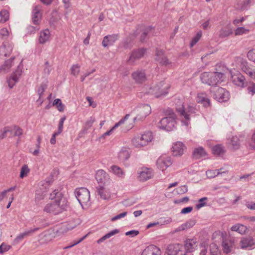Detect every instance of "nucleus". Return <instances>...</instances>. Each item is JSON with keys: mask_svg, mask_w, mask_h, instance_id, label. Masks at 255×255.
Here are the masks:
<instances>
[{"mask_svg": "<svg viewBox=\"0 0 255 255\" xmlns=\"http://www.w3.org/2000/svg\"><path fill=\"white\" fill-rule=\"evenodd\" d=\"M80 66L79 64H75L71 67V74L74 76L78 75L80 72Z\"/></svg>", "mask_w": 255, "mask_h": 255, "instance_id": "obj_54", "label": "nucleus"}, {"mask_svg": "<svg viewBox=\"0 0 255 255\" xmlns=\"http://www.w3.org/2000/svg\"><path fill=\"white\" fill-rule=\"evenodd\" d=\"M248 228L246 226L241 224H237L231 228V231L238 232L241 235L245 234Z\"/></svg>", "mask_w": 255, "mask_h": 255, "instance_id": "obj_30", "label": "nucleus"}, {"mask_svg": "<svg viewBox=\"0 0 255 255\" xmlns=\"http://www.w3.org/2000/svg\"><path fill=\"white\" fill-rule=\"evenodd\" d=\"M188 188L187 186L186 185H183L180 187H178L176 189V191L178 194H182L185 193L187 192Z\"/></svg>", "mask_w": 255, "mask_h": 255, "instance_id": "obj_61", "label": "nucleus"}, {"mask_svg": "<svg viewBox=\"0 0 255 255\" xmlns=\"http://www.w3.org/2000/svg\"><path fill=\"white\" fill-rule=\"evenodd\" d=\"M46 87H47L46 85L42 83L40 85V86L38 88V89L37 90V93H38V95H39V97H40V98H41L42 94L44 92L45 90L46 89Z\"/></svg>", "mask_w": 255, "mask_h": 255, "instance_id": "obj_59", "label": "nucleus"}, {"mask_svg": "<svg viewBox=\"0 0 255 255\" xmlns=\"http://www.w3.org/2000/svg\"><path fill=\"white\" fill-rule=\"evenodd\" d=\"M142 143L143 146L146 145L149 142H150L153 139V135L150 131L145 132L143 134L139 135Z\"/></svg>", "mask_w": 255, "mask_h": 255, "instance_id": "obj_31", "label": "nucleus"}, {"mask_svg": "<svg viewBox=\"0 0 255 255\" xmlns=\"http://www.w3.org/2000/svg\"><path fill=\"white\" fill-rule=\"evenodd\" d=\"M15 59L14 57H13L5 61L3 65L0 67V73L1 72H7L9 69L12 67L13 64V60Z\"/></svg>", "mask_w": 255, "mask_h": 255, "instance_id": "obj_27", "label": "nucleus"}, {"mask_svg": "<svg viewBox=\"0 0 255 255\" xmlns=\"http://www.w3.org/2000/svg\"><path fill=\"white\" fill-rule=\"evenodd\" d=\"M132 77L137 83H142L146 80L145 71L143 70H136L132 74Z\"/></svg>", "mask_w": 255, "mask_h": 255, "instance_id": "obj_15", "label": "nucleus"}, {"mask_svg": "<svg viewBox=\"0 0 255 255\" xmlns=\"http://www.w3.org/2000/svg\"><path fill=\"white\" fill-rule=\"evenodd\" d=\"M230 146L233 150H237L240 148V140L238 136H234L231 138Z\"/></svg>", "mask_w": 255, "mask_h": 255, "instance_id": "obj_29", "label": "nucleus"}, {"mask_svg": "<svg viewBox=\"0 0 255 255\" xmlns=\"http://www.w3.org/2000/svg\"><path fill=\"white\" fill-rule=\"evenodd\" d=\"M138 112V115L134 118V121H142L148 116L151 112V108L148 104L141 105L137 107L135 110Z\"/></svg>", "mask_w": 255, "mask_h": 255, "instance_id": "obj_8", "label": "nucleus"}, {"mask_svg": "<svg viewBox=\"0 0 255 255\" xmlns=\"http://www.w3.org/2000/svg\"><path fill=\"white\" fill-rule=\"evenodd\" d=\"M160 249L156 246L151 245L147 247L142 252L141 255H160Z\"/></svg>", "mask_w": 255, "mask_h": 255, "instance_id": "obj_19", "label": "nucleus"}, {"mask_svg": "<svg viewBox=\"0 0 255 255\" xmlns=\"http://www.w3.org/2000/svg\"><path fill=\"white\" fill-rule=\"evenodd\" d=\"M138 174V179L142 182L150 179L153 176L152 170L148 168H142Z\"/></svg>", "mask_w": 255, "mask_h": 255, "instance_id": "obj_17", "label": "nucleus"}, {"mask_svg": "<svg viewBox=\"0 0 255 255\" xmlns=\"http://www.w3.org/2000/svg\"><path fill=\"white\" fill-rule=\"evenodd\" d=\"M132 144L135 147H140L143 146V145L142 143V140L139 137V135L136 136L132 139Z\"/></svg>", "mask_w": 255, "mask_h": 255, "instance_id": "obj_43", "label": "nucleus"}, {"mask_svg": "<svg viewBox=\"0 0 255 255\" xmlns=\"http://www.w3.org/2000/svg\"><path fill=\"white\" fill-rule=\"evenodd\" d=\"M107 177V174L106 172L102 169L98 170L95 175L96 179L98 183H103L105 181Z\"/></svg>", "mask_w": 255, "mask_h": 255, "instance_id": "obj_33", "label": "nucleus"}, {"mask_svg": "<svg viewBox=\"0 0 255 255\" xmlns=\"http://www.w3.org/2000/svg\"><path fill=\"white\" fill-rule=\"evenodd\" d=\"M197 247V242L195 239H187L185 243V247L184 249L187 253H192L195 251Z\"/></svg>", "mask_w": 255, "mask_h": 255, "instance_id": "obj_20", "label": "nucleus"}, {"mask_svg": "<svg viewBox=\"0 0 255 255\" xmlns=\"http://www.w3.org/2000/svg\"><path fill=\"white\" fill-rule=\"evenodd\" d=\"M206 154V152L203 147H200L195 148L193 152V156L195 159H199Z\"/></svg>", "mask_w": 255, "mask_h": 255, "instance_id": "obj_38", "label": "nucleus"}, {"mask_svg": "<svg viewBox=\"0 0 255 255\" xmlns=\"http://www.w3.org/2000/svg\"><path fill=\"white\" fill-rule=\"evenodd\" d=\"M202 36L201 31L198 32L196 35L193 38L191 43L190 46L191 47H193L200 39Z\"/></svg>", "mask_w": 255, "mask_h": 255, "instance_id": "obj_51", "label": "nucleus"}, {"mask_svg": "<svg viewBox=\"0 0 255 255\" xmlns=\"http://www.w3.org/2000/svg\"><path fill=\"white\" fill-rule=\"evenodd\" d=\"M22 60L19 62L17 66L16 69L11 74L10 76L7 79V82L8 87L11 89L15 84L18 82L19 78L21 75L23 69Z\"/></svg>", "mask_w": 255, "mask_h": 255, "instance_id": "obj_7", "label": "nucleus"}, {"mask_svg": "<svg viewBox=\"0 0 255 255\" xmlns=\"http://www.w3.org/2000/svg\"><path fill=\"white\" fill-rule=\"evenodd\" d=\"M166 117L162 118L159 123V127L166 131H171L175 128L176 116L171 109L165 111Z\"/></svg>", "mask_w": 255, "mask_h": 255, "instance_id": "obj_3", "label": "nucleus"}, {"mask_svg": "<svg viewBox=\"0 0 255 255\" xmlns=\"http://www.w3.org/2000/svg\"><path fill=\"white\" fill-rule=\"evenodd\" d=\"M222 169H217V170H208L206 171V175L209 178H214L220 174L225 173V172H221L220 171Z\"/></svg>", "mask_w": 255, "mask_h": 255, "instance_id": "obj_39", "label": "nucleus"}, {"mask_svg": "<svg viewBox=\"0 0 255 255\" xmlns=\"http://www.w3.org/2000/svg\"><path fill=\"white\" fill-rule=\"evenodd\" d=\"M75 194L77 199L83 208L84 206H88L90 204V192L87 189L85 188H77L75 191Z\"/></svg>", "mask_w": 255, "mask_h": 255, "instance_id": "obj_5", "label": "nucleus"}, {"mask_svg": "<svg viewBox=\"0 0 255 255\" xmlns=\"http://www.w3.org/2000/svg\"><path fill=\"white\" fill-rule=\"evenodd\" d=\"M39 228H35L32 229L28 230L23 233L19 234L16 238L15 240L17 241L22 240L25 237L30 235L31 234L39 230Z\"/></svg>", "mask_w": 255, "mask_h": 255, "instance_id": "obj_34", "label": "nucleus"}, {"mask_svg": "<svg viewBox=\"0 0 255 255\" xmlns=\"http://www.w3.org/2000/svg\"><path fill=\"white\" fill-rule=\"evenodd\" d=\"M233 33L232 28L230 27L222 28L218 32V35L220 38H225Z\"/></svg>", "mask_w": 255, "mask_h": 255, "instance_id": "obj_26", "label": "nucleus"}, {"mask_svg": "<svg viewBox=\"0 0 255 255\" xmlns=\"http://www.w3.org/2000/svg\"><path fill=\"white\" fill-rule=\"evenodd\" d=\"M210 255H220L218 247L216 244L212 243L210 245Z\"/></svg>", "mask_w": 255, "mask_h": 255, "instance_id": "obj_41", "label": "nucleus"}, {"mask_svg": "<svg viewBox=\"0 0 255 255\" xmlns=\"http://www.w3.org/2000/svg\"><path fill=\"white\" fill-rule=\"evenodd\" d=\"M231 80L235 85L239 87H244L245 86V77L240 73L232 75Z\"/></svg>", "mask_w": 255, "mask_h": 255, "instance_id": "obj_18", "label": "nucleus"}, {"mask_svg": "<svg viewBox=\"0 0 255 255\" xmlns=\"http://www.w3.org/2000/svg\"><path fill=\"white\" fill-rule=\"evenodd\" d=\"M95 122V118L92 117H91L86 122L85 128L86 129V130L90 128L92 126L93 124Z\"/></svg>", "mask_w": 255, "mask_h": 255, "instance_id": "obj_57", "label": "nucleus"}, {"mask_svg": "<svg viewBox=\"0 0 255 255\" xmlns=\"http://www.w3.org/2000/svg\"><path fill=\"white\" fill-rule=\"evenodd\" d=\"M53 106H56L59 112L64 111V105L62 103L61 101L59 99L54 100L53 103Z\"/></svg>", "mask_w": 255, "mask_h": 255, "instance_id": "obj_44", "label": "nucleus"}, {"mask_svg": "<svg viewBox=\"0 0 255 255\" xmlns=\"http://www.w3.org/2000/svg\"><path fill=\"white\" fill-rule=\"evenodd\" d=\"M222 247L224 253L227 254L231 251L232 245L231 243L224 241L222 243Z\"/></svg>", "mask_w": 255, "mask_h": 255, "instance_id": "obj_45", "label": "nucleus"}, {"mask_svg": "<svg viewBox=\"0 0 255 255\" xmlns=\"http://www.w3.org/2000/svg\"><path fill=\"white\" fill-rule=\"evenodd\" d=\"M196 101L203 104L205 107H208L210 105V100L207 98L205 93H199L196 98Z\"/></svg>", "mask_w": 255, "mask_h": 255, "instance_id": "obj_25", "label": "nucleus"}, {"mask_svg": "<svg viewBox=\"0 0 255 255\" xmlns=\"http://www.w3.org/2000/svg\"><path fill=\"white\" fill-rule=\"evenodd\" d=\"M212 152L214 154L218 156H223L226 152L224 146L221 144H217L212 147Z\"/></svg>", "mask_w": 255, "mask_h": 255, "instance_id": "obj_32", "label": "nucleus"}, {"mask_svg": "<svg viewBox=\"0 0 255 255\" xmlns=\"http://www.w3.org/2000/svg\"><path fill=\"white\" fill-rule=\"evenodd\" d=\"M152 27L151 26H148L146 27L140 36V41L141 42H144L146 36L148 34L149 32L152 30Z\"/></svg>", "mask_w": 255, "mask_h": 255, "instance_id": "obj_49", "label": "nucleus"}, {"mask_svg": "<svg viewBox=\"0 0 255 255\" xmlns=\"http://www.w3.org/2000/svg\"><path fill=\"white\" fill-rule=\"evenodd\" d=\"M29 172V169L28 168V166L27 165H24L21 168L20 177L21 178H23L24 177L26 176Z\"/></svg>", "mask_w": 255, "mask_h": 255, "instance_id": "obj_47", "label": "nucleus"}, {"mask_svg": "<svg viewBox=\"0 0 255 255\" xmlns=\"http://www.w3.org/2000/svg\"><path fill=\"white\" fill-rule=\"evenodd\" d=\"M186 147L185 145L180 141H177L174 142L172 146L171 151L173 156H181L182 155Z\"/></svg>", "mask_w": 255, "mask_h": 255, "instance_id": "obj_11", "label": "nucleus"}, {"mask_svg": "<svg viewBox=\"0 0 255 255\" xmlns=\"http://www.w3.org/2000/svg\"><path fill=\"white\" fill-rule=\"evenodd\" d=\"M164 83L161 82L158 85L150 88L148 92L149 94L153 95L156 98L164 96L168 93V89L169 86L167 85L163 87Z\"/></svg>", "mask_w": 255, "mask_h": 255, "instance_id": "obj_6", "label": "nucleus"}, {"mask_svg": "<svg viewBox=\"0 0 255 255\" xmlns=\"http://www.w3.org/2000/svg\"><path fill=\"white\" fill-rule=\"evenodd\" d=\"M165 255H186L184 247L180 244L168 246Z\"/></svg>", "mask_w": 255, "mask_h": 255, "instance_id": "obj_9", "label": "nucleus"}, {"mask_svg": "<svg viewBox=\"0 0 255 255\" xmlns=\"http://www.w3.org/2000/svg\"><path fill=\"white\" fill-rule=\"evenodd\" d=\"M208 245L206 242H203L199 245L200 250V255H206L208 251Z\"/></svg>", "mask_w": 255, "mask_h": 255, "instance_id": "obj_42", "label": "nucleus"}, {"mask_svg": "<svg viewBox=\"0 0 255 255\" xmlns=\"http://www.w3.org/2000/svg\"><path fill=\"white\" fill-rule=\"evenodd\" d=\"M50 37V32L48 29L41 31L39 33V42L43 44L49 40Z\"/></svg>", "mask_w": 255, "mask_h": 255, "instance_id": "obj_24", "label": "nucleus"}, {"mask_svg": "<svg viewBox=\"0 0 255 255\" xmlns=\"http://www.w3.org/2000/svg\"><path fill=\"white\" fill-rule=\"evenodd\" d=\"M157 61H158L160 63H161L163 65L169 66L171 65V62L169 61V60L165 56H163L162 57H159V58L157 59Z\"/></svg>", "mask_w": 255, "mask_h": 255, "instance_id": "obj_48", "label": "nucleus"}, {"mask_svg": "<svg viewBox=\"0 0 255 255\" xmlns=\"http://www.w3.org/2000/svg\"><path fill=\"white\" fill-rule=\"evenodd\" d=\"M207 200V197H203L199 200V203L196 205V208L199 209L206 205V201Z\"/></svg>", "mask_w": 255, "mask_h": 255, "instance_id": "obj_53", "label": "nucleus"}, {"mask_svg": "<svg viewBox=\"0 0 255 255\" xmlns=\"http://www.w3.org/2000/svg\"><path fill=\"white\" fill-rule=\"evenodd\" d=\"M200 79L203 83L214 86L223 81L224 74L218 72H205L201 74Z\"/></svg>", "mask_w": 255, "mask_h": 255, "instance_id": "obj_2", "label": "nucleus"}, {"mask_svg": "<svg viewBox=\"0 0 255 255\" xmlns=\"http://www.w3.org/2000/svg\"><path fill=\"white\" fill-rule=\"evenodd\" d=\"M195 221L194 220L190 219L187 221L185 223L179 226L176 230L177 231H181L187 230L192 228L195 224Z\"/></svg>", "mask_w": 255, "mask_h": 255, "instance_id": "obj_36", "label": "nucleus"}, {"mask_svg": "<svg viewBox=\"0 0 255 255\" xmlns=\"http://www.w3.org/2000/svg\"><path fill=\"white\" fill-rule=\"evenodd\" d=\"M129 156V149L127 147H123L119 153V158L122 161L128 160Z\"/></svg>", "mask_w": 255, "mask_h": 255, "instance_id": "obj_28", "label": "nucleus"}, {"mask_svg": "<svg viewBox=\"0 0 255 255\" xmlns=\"http://www.w3.org/2000/svg\"><path fill=\"white\" fill-rule=\"evenodd\" d=\"M110 171L112 172L115 175L120 178H124L125 172L119 166L117 165H112L110 167Z\"/></svg>", "mask_w": 255, "mask_h": 255, "instance_id": "obj_35", "label": "nucleus"}, {"mask_svg": "<svg viewBox=\"0 0 255 255\" xmlns=\"http://www.w3.org/2000/svg\"><path fill=\"white\" fill-rule=\"evenodd\" d=\"M41 15L40 13V7L36 5L32 11V21L34 24L37 25L40 21Z\"/></svg>", "mask_w": 255, "mask_h": 255, "instance_id": "obj_23", "label": "nucleus"}, {"mask_svg": "<svg viewBox=\"0 0 255 255\" xmlns=\"http://www.w3.org/2000/svg\"><path fill=\"white\" fill-rule=\"evenodd\" d=\"M10 248V247L8 245H5L2 243L0 246V254H2L3 253L8 251Z\"/></svg>", "mask_w": 255, "mask_h": 255, "instance_id": "obj_63", "label": "nucleus"}, {"mask_svg": "<svg viewBox=\"0 0 255 255\" xmlns=\"http://www.w3.org/2000/svg\"><path fill=\"white\" fill-rule=\"evenodd\" d=\"M146 52V49L144 48H139L132 51L130 55L128 62L129 64H133L135 60L141 58L143 56Z\"/></svg>", "mask_w": 255, "mask_h": 255, "instance_id": "obj_13", "label": "nucleus"}, {"mask_svg": "<svg viewBox=\"0 0 255 255\" xmlns=\"http://www.w3.org/2000/svg\"><path fill=\"white\" fill-rule=\"evenodd\" d=\"M176 111L181 118L182 123L186 126L190 124V116L192 114H196L197 109L193 106H188L185 108L183 105L176 107Z\"/></svg>", "mask_w": 255, "mask_h": 255, "instance_id": "obj_4", "label": "nucleus"}, {"mask_svg": "<svg viewBox=\"0 0 255 255\" xmlns=\"http://www.w3.org/2000/svg\"><path fill=\"white\" fill-rule=\"evenodd\" d=\"M229 93L225 89L219 87L215 93L214 96L220 102L227 101L229 99Z\"/></svg>", "mask_w": 255, "mask_h": 255, "instance_id": "obj_10", "label": "nucleus"}, {"mask_svg": "<svg viewBox=\"0 0 255 255\" xmlns=\"http://www.w3.org/2000/svg\"><path fill=\"white\" fill-rule=\"evenodd\" d=\"M9 12L6 10H2L0 11V22L4 23L9 19Z\"/></svg>", "mask_w": 255, "mask_h": 255, "instance_id": "obj_40", "label": "nucleus"}, {"mask_svg": "<svg viewBox=\"0 0 255 255\" xmlns=\"http://www.w3.org/2000/svg\"><path fill=\"white\" fill-rule=\"evenodd\" d=\"M119 230L118 229L113 230L110 231V232L108 233L107 234H106L105 235L103 236L100 239H99L97 241V243L99 244H101V243L103 242L107 239L111 238L112 236L119 233Z\"/></svg>", "mask_w": 255, "mask_h": 255, "instance_id": "obj_37", "label": "nucleus"}, {"mask_svg": "<svg viewBox=\"0 0 255 255\" xmlns=\"http://www.w3.org/2000/svg\"><path fill=\"white\" fill-rule=\"evenodd\" d=\"M129 115L128 114H127L126 115L124 118H123V119H122L121 120H120L118 123H116L114 126L111 128V129H112V131H113L116 128H118L119 126H120V125L123 124L128 119V118H129Z\"/></svg>", "mask_w": 255, "mask_h": 255, "instance_id": "obj_50", "label": "nucleus"}, {"mask_svg": "<svg viewBox=\"0 0 255 255\" xmlns=\"http://www.w3.org/2000/svg\"><path fill=\"white\" fill-rule=\"evenodd\" d=\"M249 30L248 29H246L243 27H240L237 28L235 30V35H241L244 34H247L249 32Z\"/></svg>", "mask_w": 255, "mask_h": 255, "instance_id": "obj_46", "label": "nucleus"}, {"mask_svg": "<svg viewBox=\"0 0 255 255\" xmlns=\"http://www.w3.org/2000/svg\"><path fill=\"white\" fill-rule=\"evenodd\" d=\"M56 174V172H52L51 174L47 177L43 181L44 183L42 184H46L48 186L50 185L54 181V174Z\"/></svg>", "mask_w": 255, "mask_h": 255, "instance_id": "obj_52", "label": "nucleus"}, {"mask_svg": "<svg viewBox=\"0 0 255 255\" xmlns=\"http://www.w3.org/2000/svg\"><path fill=\"white\" fill-rule=\"evenodd\" d=\"M65 120H66V118L65 117L62 118L60 119L59 123L58 124V130L56 132H57V133L60 134L62 132V131L63 130V128L64 122L65 121Z\"/></svg>", "mask_w": 255, "mask_h": 255, "instance_id": "obj_58", "label": "nucleus"}, {"mask_svg": "<svg viewBox=\"0 0 255 255\" xmlns=\"http://www.w3.org/2000/svg\"><path fill=\"white\" fill-rule=\"evenodd\" d=\"M251 0H245L242 3L241 6V9L242 10L247 9L250 6Z\"/></svg>", "mask_w": 255, "mask_h": 255, "instance_id": "obj_62", "label": "nucleus"}, {"mask_svg": "<svg viewBox=\"0 0 255 255\" xmlns=\"http://www.w3.org/2000/svg\"><path fill=\"white\" fill-rule=\"evenodd\" d=\"M50 198L51 200L54 199L55 201L48 203L45 205L43 210L46 213L57 215L66 210L68 207L67 198L58 189L54 190L50 194Z\"/></svg>", "mask_w": 255, "mask_h": 255, "instance_id": "obj_1", "label": "nucleus"}, {"mask_svg": "<svg viewBox=\"0 0 255 255\" xmlns=\"http://www.w3.org/2000/svg\"><path fill=\"white\" fill-rule=\"evenodd\" d=\"M13 49V45L8 42H3L0 47V56L6 57L10 55Z\"/></svg>", "mask_w": 255, "mask_h": 255, "instance_id": "obj_16", "label": "nucleus"}, {"mask_svg": "<svg viewBox=\"0 0 255 255\" xmlns=\"http://www.w3.org/2000/svg\"><path fill=\"white\" fill-rule=\"evenodd\" d=\"M172 163L171 157L168 156L160 157L156 161L157 167L162 171L165 170L168 167L170 166Z\"/></svg>", "mask_w": 255, "mask_h": 255, "instance_id": "obj_12", "label": "nucleus"}, {"mask_svg": "<svg viewBox=\"0 0 255 255\" xmlns=\"http://www.w3.org/2000/svg\"><path fill=\"white\" fill-rule=\"evenodd\" d=\"M13 129L15 130V132H14V135L15 136H20L22 134L23 130L19 127H17L16 126H14L13 127Z\"/></svg>", "mask_w": 255, "mask_h": 255, "instance_id": "obj_64", "label": "nucleus"}, {"mask_svg": "<svg viewBox=\"0 0 255 255\" xmlns=\"http://www.w3.org/2000/svg\"><path fill=\"white\" fill-rule=\"evenodd\" d=\"M9 35V32L7 28H2L0 30V35L3 39H6Z\"/></svg>", "mask_w": 255, "mask_h": 255, "instance_id": "obj_56", "label": "nucleus"}, {"mask_svg": "<svg viewBox=\"0 0 255 255\" xmlns=\"http://www.w3.org/2000/svg\"><path fill=\"white\" fill-rule=\"evenodd\" d=\"M119 35L114 34L105 36L103 39L102 44L104 47L113 45L115 42L118 39Z\"/></svg>", "mask_w": 255, "mask_h": 255, "instance_id": "obj_14", "label": "nucleus"}, {"mask_svg": "<svg viewBox=\"0 0 255 255\" xmlns=\"http://www.w3.org/2000/svg\"><path fill=\"white\" fill-rule=\"evenodd\" d=\"M247 90L249 93L253 96L255 94V84L254 83H251L248 87Z\"/></svg>", "mask_w": 255, "mask_h": 255, "instance_id": "obj_60", "label": "nucleus"}, {"mask_svg": "<svg viewBox=\"0 0 255 255\" xmlns=\"http://www.w3.org/2000/svg\"><path fill=\"white\" fill-rule=\"evenodd\" d=\"M249 59L255 63V49L250 50L247 54Z\"/></svg>", "mask_w": 255, "mask_h": 255, "instance_id": "obj_55", "label": "nucleus"}, {"mask_svg": "<svg viewBox=\"0 0 255 255\" xmlns=\"http://www.w3.org/2000/svg\"><path fill=\"white\" fill-rule=\"evenodd\" d=\"M96 189L97 194L100 196L102 199L109 200L111 198V192L109 189H106L102 186L97 187Z\"/></svg>", "mask_w": 255, "mask_h": 255, "instance_id": "obj_22", "label": "nucleus"}, {"mask_svg": "<svg viewBox=\"0 0 255 255\" xmlns=\"http://www.w3.org/2000/svg\"><path fill=\"white\" fill-rule=\"evenodd\" d=\"M255 244L254 240L252 237L244 238L240 241V246L242 249H251Z\"/></svg>", "mask_w": 255, "mask_h": 255, "instance_id": "obj_21", "label": "nucleus"}]
</instances>
